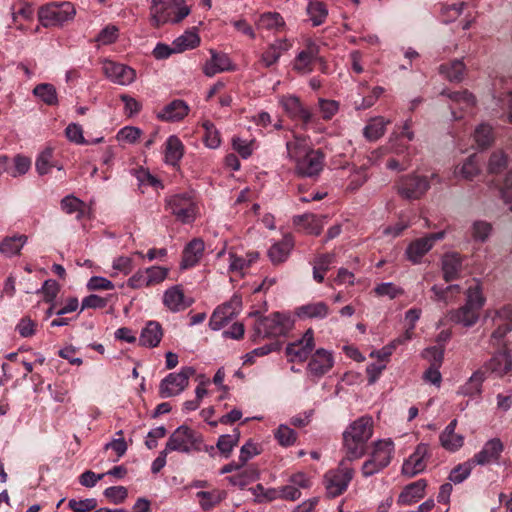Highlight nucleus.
<instances>
[{"mask_svg": "<svg viewBox=\"0 0 512 512\" xmlns=\"http://www.w3.org/2000/svg\"><path fill=\"white\" fill-rule=\"evenodd\" d=\"M287 158L294 164L299 177L316 178L325 164V155L319 149L311 148L306 139L295 137L286 142Z\"/></svg>", "mask_w": 512, "mask_h": 512, "instance_id": "nucleus-1", "label": "nucleus"}, {"mask_svg": "<svg viewBox=\"0 0 512 512\" xmlns=\"http://www.w3.org/2000/svg\"><path fill=\"white\" fill-rule=\"evenodd\" d=\"M373 435V419L371 416H361L345 429L343 432V448L346 453L345 459L353 461L361 458L367 447V442Z\"/></svg>", "mask_w": 512, "mask_h": 512, "instance_id": "nucleus-2", "label": "nucleus"}, {"mask_svg": "<svg viewBox=\"0 0 512 512\" xmlns=\"http://www.w3.org/2000/svg\"><path fill=\"white\" fill-rule=\"evenodd\" d=\"M190 13L184 0H152L151 20L155 27L179 23Z\"/></svg>", "mask_w": 512, "mask_h": 512, "instance_id": "nucleus-3", "label": "nucleus"}, {"mask_svg": "<svg viewBox=\"0 0 512 512\" xmlns=\"http://www.w3.org/2000/svg\"><path fill=\"white\" fill-rule=\"evenodd\" d=\"M484 318L485 320L490 319L494 327L489 344L493 348L508 347L505 338L512 331V305L507 304L498 309H488Z\"/></svg>", "mask_w": 512, "mask_h": 512, "instance_id": "nucleus-4", "label": "nucleus"}, {"mask_svg": "<svg viewBox=\"0 0 512 512\" xmlns=\"http://www.w3.org/2000/svg\"><path fill=\"white\" fill-rule=\"evenodd\" d=\"M165 208L183 224L194 222L199 214L198 202L192 192H181L167 197Z\"/></svg>", "mask_w": 512, "mask_h": 512, "instance_id": "nucleus-5", "label": "nucleus"}, {"mask_svg": "<svg viewBox=\"0 0 512 512\" xmlns=\"http://www.w3.org/2000/svg\"><path fill=\"white\" fill-rule=\"evenodd\" d=\"M394 450V443L391 439L376 441L370 457L362 465L363 476H373L386 468L392 460Z\"/></svg>", "mask_w": 512, "mask_h": 512, "instance_id": "nucleus-6", "label": "nucleus"}, {"mask_svg": "<svg viewBox=\"0 0 512 512\" xmlns=\"http://www.w3.org/2000/svg\"><path fill=\"white\" fill-rule=\"evenodd\" d=\"M293 326L288 314L275 312L256 321L254 336L258 338L278 337L287 334Z\"/></svg>", "mask_w": 512, "mask_h": 512, "instance_id": "nucleus-7", "label": "nucleus"}, {"mask_svg": "<svg viewBox=\"0 0 512 512\" xmlns=\"http://www.w3.org/2000/svg\"><path fill=\"white\" fill-rule=\"evenodd\" d=\"M202 442L201 436L188 426H179L170 436L165 449L168 452H180L189 454L192 451L199 450Z\"/></svg>", "mask_w": 512, "mask_h": 512, "instance_id": "nucleus-8", "label": "nucleus"}, {"mask_svg": "<svg viewBox=\"0 0 512 512\" xmlns=\"http://www.w3.org/2000/svg\"><path fill=\"white\" fill-rule=\"evenodd\" d=\"M76 10L71 2L51 3L40 8L39 21L44 27L61 26L74 18Z\"/></svg>", "mask_w": 512, "mask_h": 512, "instance_id": "nucleus-9", "label": "nucleus"}, {"mask_svg": "<svg viewBox=\"0 0 512 512\" xmlns=\"http://www.w3.org/2000/svg\"><path fill=\"white\" fill-rule=\"evenodd\" d=\"M196 370L191 366L182 367L179 372L169 373L159 384L161 398H170L180 395L189 384V379Z\"/></svg>", "mask_w": 512, "mask_h": 512, "instance_id": "nucleus-10", "label": "nucleus"}, {"mask_svg": "<svg viewBox=\"0 0 512 512\" xmlns=\"http://www.w3.org/2000/svg\"><path fill=\"white\" fill-rule=\"evenodd\" d=\"M429 189V177L416 173L402 176L396 183L397 193L407 200H418L423 197Z\"/></svg>", "mask_w": 512, "mask_h": 512, "instance_id": "nucleus-11", "label": "nucleus"}, {"mask_svg": "<svg viewBox=\"0 0 512 512\" xmlns=\"http://www.w3.org/2000/svg\"><path fill=\"white\" fill-rule=\"evenodd\" d=\"M346 461V459L342 460L337 469L330 470L325 474L326 491L331 497H337L346 491L353 478V469L346 464Z\"/></svg>", "mask_w": 512, "mask_h": 512, "instance_id": "nucleus-12", "label": "nucleus"}, {"mask_svg": "<svg viewBox=\"0 0 512 512\" xmlns=\"http://www.w3.org/2000/svg\"><path fill=\"white\" fill-rule=\"evenodd\" d=\"M241 298L233 296L230 301L218 306L209 320V327L218 331L238 315L241 309Z\"/></svg>", "mask_w": 512, "mask_h": 512, "instance_id": "nucleus-13", "label": "nucleus"}, {"mask_svg": "<svg viewBox=\"0 0 512 512\" xmlns=\"http://www.w3.org/2000/svg\"><path fill=\"white\" fill-rule=\"evenodd\" d=\"M280 104L288 116L295 121H300L304 128L315 123L314 114L304 107L300 99L294 95L282 96Z\"/></svg>", "mask_w": 512, "mask_h": 512, "instance_id": "nucleus-14", "label": "nucleus"}, {"mask_svg": "<svg viewBox=\"0 0 512 512\" xmlns=\"http://www.w3.org/2000/svg\"><path fill=\"white\" fill-rule=\"evenodd\" d=\"M431 457L430 446L420 443L414 452L404 461L402 473L407 477H414L426 469L427 461Z\"/></svg>", "mask_w": 512, "mask_h": 512, "instance_id": "nucleus-15", "label": "nucleus"}, {"mask_svg": "<svg viewBox=\"0 0 512 512\" xmlns=\"http://www.w3.org/2000/svg\"><path fill=\"white\" fill-rule=\"evenodd\" d=\"M315 347L314 332L308 329L304 335L286 346V355L290 362H304L310 356Z\"/></svg>", "mask_w": 512, "mask_h": 512, "instance_id": "nucleus-16", "label": "nucleus"}, {"mask_svg": "<svg viewBox=\"0 0 512 512\" xmlns=\"http://www.w3.org/2000/svg\"><path fill=\"white\" fill-rule=\"evenodd\" d=\"M193 302L194 300L191 297L185 295L182 285L170 286L163 292L162 303L171 313L185 311Z\"/></svg>", "mask_w": 512, "mask_h": 512, "instance_id": "nucleus-17", "label": "nucleus"}, {"mask_svg": "<svg viewBox=\"0 0 512 512\" xmlns=\"http://www.w3.org/2000/svg\"><path fill=\"white\" fill-rule=\"evenodd\" d=\"M450 99V110L454 120L464 117V114H472L476 105L475 96L467 90L447 93Z\"/></svg>", "mask_w": 512, "mask_h": 512, "instance_id": "nucleus-18", "label": "nucleus"}, {"mask_svg": "<svg viewBox=\"0 0 512 512\" xmlns=\"http://www.w3.org/2000/svg\"><path fill=\"white\" fill-rule=\"evenodd\" d=\"M316 61L323 62L319 46L314 42H309L306 48L296 55L293 61V69L302 75L309 74L313 71Z\"/></svg>", "mask_w": 512, "mask_h": 512, "instance_id": "nucleus-19", "label": "nucleus"}, {"mask_svg": "<svg viewBox=\"0 0 512 512\" xmlns=\"http://www.w3.org/2000/svg\"><path fill=\"white\" fill-rule=\"evenodd\" d=\"M102 70L110 81L122 86L130 85L136 78L134 69L110 60L103 62Z\"/></svg>", "mask_w": 512, "mask_h": 512, "instance_id": "nucleus-20", "label": "nucleus"}, {"mask_svg": "<svg viewBox=\"0 0 512 512\" xmlns=\"http://www.w3.org/2000/svg\"><path fill=\"white\" fill-rule=\"evenodd\" d=\"M333 365L334 357L332 352L324 348H319L311 356L307 365V371L312 376L320 378L328 373Z\"/></svg>", "mask_w": 512, "mask_h": 512, "instance_id": "nucleus-21", "label": "nucleus"}, {"mask_svg": "<svg viewBox=\"0 0 512 512\" xmlns=\"http://www.w3.org/2000/svg\"><path fill=\"white\" fill-rule=\"evenodd\" d=\"M504 450V445L499 438H492L488 440L471 459L475 465H488L497 463Z\"/></svg>", "mask_w": 512, "mask_h": 512, "instance_id": "nucleus-22", "label": "nucleus"}, {"mask_svg": "<svg viewBox=\"0 0 512 512\" xmlns=\"http://www.w3.org/2000/svg\"><path fill=\"white\" fill-rule=\"evenodd\" d=\"M486 370L498 377H503L512 373V355L508 347L501 348L495 352L485 363Z\"/></svg>", "mask_w": 512, "mask_h": 512, "instance_id": "nucleus-23", "label": "nucleus"}, {"mask_svg": "<svg viewBox=\"0 0 512 512\" xmlns=\"http://www.w3.org/2000/svg\"><path fill=\"white\" fill-rule=\"evenodd\" d=\"M457 423V419H453L439 435L440 445L451 453L457 452L464 445V435L455 431Z\"/></svg>", "mask_w": 512, "mask_h": 512, "instance_id": "nucleus-24", "label": "nucleus"}, {"mask_svg": "<svg viewBox=\"0 0 512 512\" xmlns=\"http://www.w3.org/2000/svg\"><path fill=\"white\" fill-rule=\"evenodd\" d=\"M210 54V60H208L203 67V73L206 76L212 77L221 72L235 70V65L227 54L218 53L214 49L210 50Z\"/></svg>", "mask_w": 512, "mask_h": 512, "instance_id": "nucleus-25", "label": "nucleus"}, {"mask_svg": "<svg viewBox=\"0 0 512 512\" xmlns=\"http://www.w3.org/2000/svg\"><path fill=\"white\" fill-rule=\"evenodd\" d=\"M462 256L457 252H448L442 256L441 270L443 279L446 282H451L460 278L462 272Z\"/></svg>", "mask_w": 512, "mask_h": 512, "instance_id": "nucleus-26", "label": "nucleus"}, {"mask_svg": "<svg viewBox=\"0 0 512 512\" xmlns=\"http://www.w3.org/2000/svg\"><path fill=\"white\" fill-rule=\"evenodd\" d=\"M190 108L188 104L180 99H175L166 104L160 112L157 113V118L166 122H178L183 120L189 113Z\"/></svg>", "mask_w": 512, "mask_h": 512, "instance_id": "nucleus-27", "label": "nucleus"}, {"mask_svg": "<svg viewBox=\"0 0 512 512\" xmlns=\"http://www.w3.org/2000/svg\"><path fill=\"white\" fill-rule=\"evenodd\" d=\"M294 247L291 234H285L280 241L274 242L268 250V257L273 264L285 262Z\"/></svg>", "mask_w": 512, "mask_h": 512, "instance_id": "nucleus-28", "label": "nucleus"}, {"mask_svg": "<svg viewBox=\"0 0 512 512\" xmlns=\"http://www.w3.org/2000/svg\"><path fill=\"white\" fill-rule=\"evenodd\" d=\"M163 337V329L159 322L148 321L139 336V345L147 348L157 347Z\"/></svg>", "mask_w": 512, "mask_h": 512, "instance_id": "nucleus-29", "label": "nucleus"}, {"mask_svg": "<svg viewBox=\"0 0 512 512\" xmlns=\"http://www.w3.org/2000/svg\"><path fill=\"white\" fill-rule=\"evenodd\" d=\"M486 379L485 371L478 369L472 373L467 381L458 387L457 394L474 398L482 394V386Z\"/></svg>", "mask_w": 512, "mask_h": 512, "instance_id": "nucleus-30", "label": "nucleus"}, {"mask_svg": "<svg viewBox=\"0 0 512 512\" xmlns=\"http://www.w3.org/2000/svg\"><path fill=\"white\" fill-rule=\"evenodd\" d=\"M447 317H449L450 321L469 328L478 322L479 311L464 304L458 309L450 310L447 314Z\"/></svg>", "mask_w": 512, "mask_h": 512, "instance_id": "nucleus-31", "label": "nucleus"}, {"mask_svg": "<svg viewBox=\"0 0 512 512\" xmlns=\"http://www.w3.org/2000/svg\"><path fill=\"white\" fill-rule=\"evenodd\" d=\"M427 482L424 479H419L411 484H408L398 497V504L400 505H411L425 495V489Z\"/></svg>", "mask_w": 512, "mask_h": 512, "instance_id": "nucleus-32", "label": "nucleus"}, {"mask_svg": "<svg viewBox=\"0 0 512 512\" xmlns=\"http://www.w3.org/2000/svg\"><path fill=\"white\" fill-rule=\"evenodd\" d=\"M330 313L329 306L323 302H311L296 309V315L300 319H325Z\"/></svg>", "mask_w": 512, "mask_h": 512, "instance_id": "nucleus-33", "label": "nucleus"}, {"mask_svg": "<svg viewBox=\"0 0 512 512\" xmlns=\"http://www.w3.org/2000/svg\"><path fill=\"white\" fill-rule=\"evenodd\" d=\"M184 155V145L176 135H171L165 142V163L176 167Z\"/></svg>", "mask_w": 512, "mask_h": 512, "instance_id": "nucleus-34", "label": "nucleus"}, {"mask_svg": "<svg viewBox=\"0 0 512 512\" xmlns=\"http://www.w3.org/2000/svg\"><path fill=\"white\" fill-rule=\"evenodd\" d=\"M204 242L201 239L195 238L190 241L183 251L181 267L184 269L195 266L204 252Z\"/></svg>", "mask_w": 512, "mask_h": 512, "instance_id": "nucleus-35", "label": "nucleus"}, {"mask_svg": "<svg viewBox=\"0 0 512 512\" xmlns=\"http://www.w3.org/2000/svg\"><path fill=\"white\" fill-rule=\"evenodd\" d=\"M431 292L433 293L432 300L434 302L449 305L458 299L461 293V287L458 284H452L446 287L433 285L431 287Z\"/></svg>", "mask_w": 512, "mask_h": 512, "instance_id": "nucleus-36", "label": "nucleus"}, {"mask_svg": "<svg viewBox=\"0 0 512 512\" xmlns=\"http://www.w3.org/2000/svg\"><path fill=\"white\" fill-rule=\"evenodd\" d=\"M28 237L26 235H15L11 237H5L0 242V255L11 258L20 254V251L27 243Z\"/></svg>", "mask_w": 512, "mask_h": 512, "instance_id": "nucleus-37", "label": "nucleus"}, {"mask_svg": "<svg viewBox=\"0 0 512 512\" xmlns=\"http://www.w3.org/2000/svg\"><path fill=\"white\" fill-rule=\"evenodd\" d=\"M432 249V246L425 237L412 241L407 249L406 256L414 264L421 262L422 257Z\"/></svg>", "mask_w": 512, "mask_h": 512, "instance_id": "nucleus-38", "label": "nucleus"}, {"mask_svg": "<svg viewBox=\"0 0 512 512\" xmlns=\"http://www.w3.org/2000/svg\"><path fill=\"white\" fill-rule=\"evenodd\" d=\"M293 223L303 229L306 233L312 235H319L323 228L321 220L314 214L295 216Z\"/></svg>", "mask_w": 512, "mask_h": 512, "instance_id": "nucleus-39", "label": "nucleus"}, {"mask_svg": "<svg viewBox=\"0 0 512 512\" xmlns=\"http://www.w3.org/2000/svg\"><path fill=\"white\" fill-rule=\"evenodd\" d=\"M200 44V37L195 30H187L173 41L174 50L182 53L194 49Z\"/></svg>", "mask_w": 512, "mask_h": 512, "instance_id": "nucleus-40", "label": "nucleus"}, {"mask_svg": "<svg viewBox=\"0 0 512 512\" xmlns=\"http://www.w3.org/2000/svg\"><path fill=\"white\" fill-rule=\"evenodd\" d=\"M33 95L39 98L46 105L54 106L58 104V95L54 85L50 83H41L34 87Z\"/></svg>", "mask_w": 512, "mask_h": 512, "instance_id": "nucleus-41", "label": "nucleus"}, {"mask_svg": "<svg viewBox=\"0 0 512 512\" xmlns=\"http://www.w3.org/2000/svg\"><path fill=\"white\" fill-rule=\"evenodd\" d=\"M200 506L204 510H210L226 498V492L223 490L200 491L196 494Z\"/></svg>", "mask_w": 512, "mask_h": 512, "instance_id": "nucleus-42", "label": "nucleus"}, {"mask_svg": "<svg viewBox=\"0 0 512 512\" xmlns=\"http://www.w3.org/2000/svg\"><path fill=\"white\" fill-rule=\"evenodd\" d=\"M387 124H389V121L383 117L371 119L364 127V136L370 141L379 139L384 134Z\"/></svg>", "mask_w": 512, "mask_h": 512, "instance_id": "nucleus-43", "label": "nucleus"}, {"mask_svg": "<svg viewBox=\"0 0 512 512\" xmlns=\"http://www.w3.org/2000/svg\"><path fill=\"white\" fill-rule=\"evenodd\" d=\"M473 138L479 149L489 147L494 141L492 127L486 123H481L475 128Z\"/></svg>", "mask_w": 512, "mask_h": 512, "instance_id": "nucleus-44", "label": "nucleus"}, {"mask_svg": "<svg viewBox=\"0 0 512 512\" xmlns=\"http://www.w3.org/2000/svg\"><path fill=\"white\" fill-rule=\"evenodd\" d=\"M440 72L451 82H460L464 77L465 65L461 60L440 66Z\"/></svg>", "mask_w": 512, "mask_h": 512, "instance_id": "nucleus-45", "label": "nucleus"}, {"mask_svg": "<svg viewBox=\"0 0 512 512\" xmlns=\"http://www.w3.org/2000/svg\"><path fill=\"white\" fill-rule=\"evenodd\" d=\"M239 439L240 433L237 429H235L233 434L221 435L218 438L216 447L225 458H228L231 455L234 447L237 446Z\"/></svg>", "mask_w": 512, "mask_h": 512, "instance_id": "nucleus-46", "label": "nucleus"}, {"mask_svg": "<svg viewBox=\"0 0 512 512\" xmlns=\"http://www.w3.org/2000/svg\"><path fill=\"white\" fill-rule=\"evenodd\" d=\"M257 26L260 29L279 30L284 26V20L277 12H266L259 17Z\"/></svg>", "mask_w": 512, "mask_h": 512, "instance_id": "nucleus-47", "label": "nucleus"}, {"mask_svg": "<svg viewBox=\"0 0 512 512\" xmlns=\"http://www.w3.org/2000/svg\"><path fill=\"white\" fill-rule=\"evenodd\" d=\"M485 301L486 299L482 293V288L478 282L467 289L465 305L479 311L484 306Z\"/></svg>", "mask_w": 512, "mask_h": 512, "instance_id": "nucleus-48", "label": "nucleus"}, {"mask_svg": "<svg viewBox=\"0 0 512 512\" xmlns=\"http://www.w3.org/2000/svg\"><path fill=\"white\" fill-rule=\"evenodd\" d=\"M307 13L313 26H319L324 23L327 18L328 11L322 2L310 1L307 6Z\"/></svg>", "mask_w": 512, "mask_h": 512, "instance_id": "nucleus-49", "label": "nucleus"}, {"mask_svg": "<svg viewBox=\"0 0 512 512\" xmlns=\"http://www.w3.org/2000/svg\"><path fill=\"white\" fill-rule=\"evenodd\" d=\"M255 501L259 503L271 502L280 499V492L276 488H265L262 484H257L250 488Z\"/></svg>", "mask_w": 512, "mask_h": 512, "instance_id": "nucleus-50", "label": "nucleus"}, {"mask_svg": "<svg viewBox=\"0 0 512 512\" xmlns=\"http://www.w3.org/2000/svg\"><path fill=\"white\" fill-rule=\"evenodd\" d=\"M202 127L205 130V134H204L205 146L210 149L218 148L221 144V137H220V133L216 129L215 125L211 121L206 120L202 123Z\"/></svg>", "mask_w": 512, "mask_h": 512, "instance_id": "nucleus-51", "label": "nucleus"}, {"mask_svg": "<svg viewBox=\"0 0 512 512\" xmlns=\"http://www.w3.org/2000/svg\"><path fill=\"white\" fill-rule=\"evenodd\" d=\"M474 466L475 464L472 460H468L464 463L457 465L455 468L451 470L449 474V480L454 484L462 483L469 477Z\"/></svg>", "mask_w": 512, "mask_h": 512, "instance_id": "nucleus-52", "label": "nucleus"}, {"mask_svg": "<svg viewBox=\"0 0 512 512\" xmlns=\"http://www.w3.org/2000/svg\"><path fill=\"white\" fill-rule=\"evenodd\" d=\"M274 437L281 446L289 447L295 443V441L297 439V434L289 426H287L285 424H281L275 430Z\"/></svg>", "mask_w": 512, "mask_h": 512, "instance_id": "nucleus-53", "label": "nucleus"}, {"mask_svg": "<svg viewBox=\"0 0 512 512\" xmlns=\"http://www.w3.org/2000/svg\"><path fill=\"white\" fill-rule=\"evenodd\" d=\"M480 171L476 155L469 156L459 169V174L466 180H472Z\"/></svg>", "mask_w": 512, "mask_h": 512, "instance_id": "nucleus-54", "label": "nucleus"}, {"mask_svg": "<svg viewBox=\"0 0 512 512\" xmlns=\"http://www.w3.org/2000/svg\"><path fill=\"white\" fill-rule=\"evenodd\" d=\"M145 274H147L150 286H155L162 283L168 277L169 269L162 266H151L145 268Z\"/></svg>", "mask_w": 512, "mask_h": 512, "instance_id": "nucleus-55", "label": "nucleus"}, {"mask_svg": "<svg viewBox=\"0 0 512 512\" xmlns=\"http://www.w3.org/2000/svg\"><path fill=\"white\" fill-rule=\"evenodd\" d=\"M492 232V225L489 222L478 220L472 224V237L476 241L485 242Z\"/></svg>", "mask_w": 512, "mask_h": 512, "instance_id": "nucleus-56", "label": "nucleus"}, {"mask_svg": "<svg viewBox=\"0 0 512 512\" xmlns=\"http://www.w3.org/2000/svg\"><path fill=\"white\" fill-rule=\"evenodd\" d=\"M31 167V161L28 157L23 155H17L13 159V165H11L10 176L13 178L19 177L26 174Z\"/></svg>", "mask_w": 512, "mask_h": 512, "instance_id": "nucleus-57", "label": "nucleus"}, {"mask_svg": "<svg viewBox=\"0 0 512 512\" xmlns=\"http://www.w3.org/2000/svg\"><path fill=\"white\" fill-rule=\"evenodd\" d=\"M444 351L443 346L429 347L422 352V357L430 363V366H441L444 359Z\"/></svg>", "mask_w": 512, "mask_h": 512, "instance_id": "nucleus-58", "label": "nucleus"}, {"mask_svg": "<svg viewBox=\"0 0 512 512\" xmlns=\"http://www.w3.org/2000/svg\"><path fill=\"white\" fill-rule=\"evenodd\" d=\"M374 292L377 296H387L390 299H394L402 294H404V290L401 287L396 286L392 282H384L378 284L374 288Z\"/></svg>", "mask_w": 512, "mask_h": 512, "instance_id": "nucleus-59", "label": "nucleus"}, {"mask_svg": "<svg viewBox=\"0 0 512 512\" xmlns=\"http://www.w3.org/2000/svg\"><path fill=\"white\" fill-rule=\"evenodd\" d=\"M68 507L73 512H90L97 507V500L95 498L86 499H70L68 501Z\"/></svg>", "mask_w": 512, "mask_h": 512, "instance_id": "nucleus-60", "label": "nucleus"}, {"mask_svg": "<svg viewBox=\"0 0 512 512\" xmlns=\"http://www.w3.org/2000/svg\"><path fill=\"white\" fill-rule=\"evenodd\" d=\"M259 476L258 471L255 468H248L241 473L230 477V482L239 487H244Z\"/></svg>", "mask_w": 512, "mask_h": 512, "instance_id": "nucleus-61", "label": "nucleus"}, {"mask_svg": "<svg viewBox=\"0 0 512 512\" xmlns=\"http://www.w3.org/2000/svg\"><path fill=\"white\" fill-rule=\"evenodd\" d=\"M65 135L70 142L77 145L88 144L84 138L82 126L77 123H70L65 129Z\"/></svg>", "mask_w": 512, "mask_h": 512, "instance_id": "nucleus-62", "label": "nucleus"}, {"mask_svg": "<svg viewBox=\"0 0 512 512\" xmlns=\"http://www.w3.org/2000/svg\"><path fill=\"white\" fill-rule=\"evenodd\" d=\"M319 110L324 120L332 119L339 111V103L335 100L320 98L318 101Z\"/></svg>", "mask_w": 512, "mask_h": 512, "instance_id": "nucleus-63", "label": "nucleus"}, {"mask_svg": "<svg viewBox=\"0 0 512 512\" xmlns=\"http://www.w3.org/2000/svg\"><path fill=\"white\" fill-rule=\"evenodd\" d=\"M141 133V130L137 127L125 126L118 131L116 138L120 142L133 144L140 138Z\"/></svg>", "mask_w": 512, "mask_h": 512, "instance_id": "nucleus-64", "label": "nucleus"}]
</instances>
